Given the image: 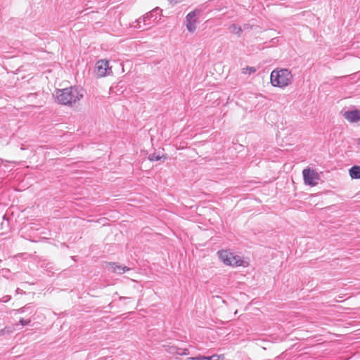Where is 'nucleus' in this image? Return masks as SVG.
<instances>
[{
    "label": "nucleus",
    "instance_id": "1",
    "mask_svg": "<svg viewBox=\"0 0 360 360\" xmlns=\"http://www.w3.org/2000/svg\"><path fill=\"white\" fill-rule=\"evenodd\" d=\"M84 90L78 86H71L56 91V101L64 105H72L84 97Z\"/></svg>",
    "mask_w": 360,
    "mask_h": 360
},
{
    "label": "nucleus",
    "instance_id": "14",
    "mask_svg": "<svg viewBox=\"0 0 360 360\" xmlns=\"http://www.w3.org/2000/svg\"><path fill=\"white\" fill-rule=\"evenodd\" d=\"M31 308H32V307H31V306H30V304H29L25 305V307H21V308H20V309H17V310H16V311H17L18 313H24L26 310H28V309H31Z\"/></svg>",
    "mask_w": 360,
    "mask_h": 360
},
{
    "label": "nucleus",
    "instance_id": "12",
    "mask_svg": "<svg viewBox=\"0 0 360 360\" xmlns=\"http://www.w3.org/2000/svg\"><path fill=\"white\" fill-rule=\"evenodd\" d=\"M256 72V69H255V68H254V67H250V66H248V67H246L245 68H243V69L242 70V72H243V74H247V73H248V74H250H250H252V73H254V72Z\"/></svg>",
    "mask_w": 360,
    "mask_h": 360
},
{
    "label": "nucleus",
    "instance_id": "11",
    "mask_svg": "<svg viewBox=\"0 0 360 360\" xmlns=\"http://www.w3.org/2000/svg\"><path fill=\"white\" fill-rule=\"evenodd\" d=\"M229 30H230V32H233V33L236 34L238 36H240V34L242 33V31H243L241 27L238 26L236 24H232L229 27Z\"/></svg>",
    "mask_w": 360,
    "mask_h": 360
},
{
    "label": "nucleus",
    "instance_id": "13",
    "mask_svg": "<svg viewBox=\"0 0 360 360\" xmlns=\"http://www.w3.org/2000/svg\"><path fill=\"white\" fill-rule=\"evenodd\" d=\"M162 157H161L159 155H157L156 153L150 154L148 157L149 160L150 161H158L161 160Z\"/></svg>",
    "mask_w": 360,
    "mask_h": 360
},
{
    "label": "nucleus",
    "instance_id": "6",
    "mask_svg": "<svg viewBox=\"0 0 360 360\" xmlns=\"http://www.w3.org/2000/svg\"><path fill=\"white\" fill-rule=\"evenodd\" d=\"M304 181L309 186H315L318 184L319 176L317 172L311 169H304L302 172Z\"/></svg>",
    "mask_w": 360,
    "mask_h": 360
},
{
    "label": "nucleus",
    "instance_id": "10",
    "mask_svg": "<svg viewBox=\"0 0 360 360\" xmlns=\"http://www.w3.org/2000/svg\"><path fill=\"white\" fill-rule=\"evenodd\" d=\"M349 175L352 179H360V166L354 165L349 170Z\"/></svg>",
    "mask_w": 360,
    "mask_h": 360
},
{
    "label": "nucleus",
    "instance_id": "20",
    "mask_svg": "<svg viewBox=\"0 0 360 360\" xmlns=\"http://www.w3.org/2000/svg\"><path fill=\"white\" fill-rule=\"evenodd\" d=\"M179 354H185V352L183 353H179Z\"/></svg>",
    "mask_w": 360,
    "mask_h": 360
},
{
    "label": "nucleus",
    "instance_id": "18",
    "mask_svg": "<svg viewBox=\"0 0 360 360\" xmlns=\"http://www.w3.org/2000/svg\"><path fill=\"white\" fill-rule=\"evenodd\" d=\"M127 297H120V300H124V299H127Z\"/></svg>",
    "mask_w": 360,
    "mask_h": 360
},
{
    "label": "nucleus",
    "instance_id": "9",
    "mask_svg": "<svg viewBox=\"0 0 360 360\" xmlns=\"http://www.w3.org/2000/svg\"><path fill=\"white\" fill-rule=\"evenodd\" d=\"M108 267L110 269L113 273L122 274L126 271L130 270V268L119 264L115 262H109L108 263Z\"/></svg>",
    "mask_w": 360,
    "mask_h": 360
},
{
    "label": "nucleus",
    "instance_id": "4",
    "mask_svg": "<svg viewBox=\"0 0 360 360\" xmlns=\"http://www.w3.org/2000/svg\"><path fill=\"white\" fill-rule=\"evenodd\" d=\"M217 255L220 260L226 265L238 266L242 264L240 257L237 255H233V254L229 250H219Z\"/></svg>",
    "mask_w": 360,
    "mask_h": 360
},
{
    "label": "nucleus",
    "instance_id": "2",
    "mask_svg": "<svg viewBox=\"0 0 360 360\" xmlns=\"http://www.w3.org/2000/svg\"><path fill=\"white\" fill-rule=\"evenodd\" d=\"M270 79L274 86L283 88L291 83L292 75L288 69L274 70L271 73Z\"/></svg>",
    "mask_w": 360,
    "mask_h": 360
},
{
    "label": "nucleus",
    "instance_id": "15",
    "mask_svg": "<svg viewBox=\"0 0 360 360\" xmlns=\"http://www.w3.org/2000/svg\"><path fill=\"white\" fill-rule=\"evenodd\" d=\"M30 322H31L30 319H20L19 321V323L23 326L29 325L30 323Z\"/></svg>",
    "mask_w": 360,
    "mask_h": 360
},
{
    "label": "nucleus",
    "instance_id": "19",
    "mask_svg": "<svg viewBox=\"0 0 360 360\" xmlns=\"http://www.w3.org/2000/svg\"><path fill=\"white\" fill-rule=\"evenodd\" d=\"M4 333V330H1L0 333Z\"/></svg>",
    "mask_w": 360,
    "mask_h": 360
},
{
    "label": "nucleus",
    "instance_id": "7",
    "mask_svg": "<svg viewBox=\"0 0 360 360\" xmlns=\"http://www.w3.org/2000/svg\"><path fill=\"white\" fill-rule=\"evenodd\" d=\"M94 72L99 77L109 75L111 69L109 68L108 61L105 60H98L96 63Z\"/></svg>",
    "mask_w": 360,
    "mask_h": 360
},
{
    "label": "nucleus",
    "instance_id": "21",
    "mask_svg": "<svg viewBox=\"0 0 360 360\" xmlns=\"http://www.w3.org/2000/svg\"><path fill=\"white\" fill-rule=\"evenodd\" d=\"M1 262V259H0V263Z\"/></svg>",
    "mask_w": 360,
    "mask_h": 360
},
{
    "label": "nucleus",
    "instance_id": "17",
    "mask_svg": "<svg viewBox=\"0 0 360 360\" xmlns=\"http://www.w3.org/2000/svg\"><path fill=\"white\" fill-rule=\"evenodd\" d=\"M356 143L360 147V138L356 139Z\"/></svg>",
    "mask_w": 360,
    "mask_h": 360
},
{
    "label": "nucleus",
    "instance_id": "3",
    "mask_svg": "<svg viewBox=\"0 0 360 360\" xmlns=\"http://www.w3.org/2000/svg\"><path fill=\"white\" fill-rule=\"evenodd\" d=\"M162 13V10L156 7L153 9L149 13H146L142 18H139L135 21V25H133L134 28H141V26L139 25L141 22H143L145 26L148 27H150L153 26V23H156L160 19Z\"/></svg>",
    "mask_w": 360,
    "mask_h": 360
},
{
    "label": "nucleus",
    "instance_id": "8",
    "mask_svg": "<svg viewBox=\"0 0 360 360\" xmlns=\"http://www.w3.org/2000/svg\"><path fill=\"white\" fill-rule=\"evenodd\" d=\"M343 115L349 122H356L360 120V110L357 109L346 111Z\"/></svg>",
    "mask_w": 360,
    "mask_h": 360
},
{
    "label": "nucleus",
    "instance_id": "5",
    "mask_svg": "<svg viewBox=\"0 0 360 360\" xmlns=\"http://www.w3.org/2000/svg\"><path fill=\"white\" fill-rule=\"evenodd\" d=\"M200 12V9H195L188 13L186 16V28L191 33H193L196 30L197 16Z\"/></svg>",
    "mask_w": 360,
    "mask_h": 360
},
{
    "label": "nucleus",
    "instance_id": "16",
    "mask_svg": "<svg viewBox=\"0 0 360 360\" xmlns=\"http://www.w3.org/2000/svg\"><path fill=\"white\" fill-rule=\"evenodd\" d=\"M191 360H209L208 356H198L195 357H192Z\"/></svg>",
    "mask_w": 360,
    "mask_h": 360
}]
</instances>
